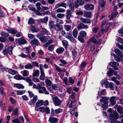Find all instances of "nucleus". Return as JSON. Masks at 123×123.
<instances>
[{
	"instance_id": "f257e3e1",
	"label": "nucleus",
	"mask_w": 123,
	"mask_h": 123,
	"mask_svg": "<svg viewBox=\"0 0 123 123\" xmlns=\"http://www.w3.org/2000/svg\"><path fill=\"white\" fill-rule=\"evenodd\" d=\"M37 37L42 42L45 43L44 44V45L45 47H47L50 44L53 42V40L52 39H50L48 37H44L40 34H38Z\"/></svg>"
},
{
	"instance_id": "f03ea898",
	"label": "nucleus",
	"mask_w": 123,
	"mask_h": 123,
	"mask_svg": "<svg viewBox=\"0 0 123 123\" xmlns=\"http://www.w3.org/2000/svg\"><path fill=\"white\" fill-rule=\"evenodd\" d=\"M33 88H36L38 90V92L40 93H44L45 94H49V92L46 90V88L44 86L41 87L40 84H38L36 86L35 84L33 83Z\"/></svg>"
},
{
	"instance_id": "7ed1b4c3",
	"label": "nucleus",
	"mask_w": 123,
	"mask_h": 123,
	"mask_svg": "<svg viewBox=\"0 0 123 123\" xmlns=\"http://www.w3.org/2000/svg\"><path fill=\"white\" fill-rule=\"evenodd\" d=\"M119 117V115L116 112H112L110 114L109 121L110 123L117 120Z\"/></svg>"
},
{
	"instance_id": "20e7f679",
	"label": "nucleus",
	"mask_w": 123,
	"mask_h": 123,
	"mask_svg": "<svg viewBox=\"0 0 123 123\" xmlns=\"http://www.w3.org/2000/svg\"><path fill=\"white\" fill-rule=\"evenodd\" d=\"M76 100H74V102H73L72 101H70L68 103V105L69 107H71L70 109V112L72 114H73L75 112L74 110V109L76 108V106L77 103L76 102Z\"/></svg>"
},
{
	"instance_id": "39448f33",
	"label": "nucleus",
	"mask_w": 123,
	"mask_h": 123,
	"mask_svg": "<svg viewBox=\"0 0 123 123\" xmlns=\"http://www.w3.org/2000/svg\"><path fill=\"white\" fill-rule=\"evenodd\" d=\"M13 48L12 46L5 47V49H3V53L4 55H6L8 53L10 55H11L12 54V50Z\"/></svg>"
},
{
	"instance_id": "423d86ee",
	"label": "nucleus",
	"mask_w": 123,
	"mask_h": 123,
	"mask_svg": "<svg viewBox=\"0 0 123 123\" xmlns=\"http://www.w3.org/2000/svg\"><path fill=\"white\" fill-rule=\"evenodd\" d=\"M84 7L85 10L89 11L94 9V6L91 4L87 3L84 5Z\"/></svg>"
},
{
	"instance_id": "0eeeda50",
	"label": "nucleus",
	"mask_w": 123,
	"mask_h": 123,
	"mask_svg": "<svg viewBox=\"0 0 123 123\" xmlns=\"http://www.w3.org/2000/svg\"><path fill=\"white\" fill-rule=\"evenodd\" d=\"M54 104L55 106H59L61 103V101L57 97H55L53 98Z\"/></svg>"
},
{
	"instance_id": "6e6552de",
	"label": "nucleus",
	"mask_w": 123,
	"mask_h": 123,
	"mask_svg": "<svg viewBox=\"0 0 123 123\" xmlns=\"http://www.w3.org/2000/svg\"><path fill=\"white\" fill-rule=\"evenodd\" d=\"M105 4V2L104 1H102L100 2L98 6V10L100 12H101L103 11Z\"/></svg>"
},
{
	"instance_id": "1a4fd4ad",
	"label": "nucleus",
	"mask_w": 123,
	"mask_h": 123,
	"mask_svg": "<svg viewBox=\"0 0 123 123\" xmlns=\"http://www.w3.org/2000/svg\"><path fill=\"white\" fill-rule=\"evenodd\" d=\"M109 82L107 81L106 79H105L102 80L100 82L102 85H104L105 87L107 88L108 87V85Z\"/></svg>"
},
{
	"instance_id": "9d476101",
	"label": "nucleus",
	"mask_w": 123,
	"mask_h": 123,
	"mask_svg": "<svg viewBox=\"0 0 123 123\" xmlns=\"http://www.w3.org/2000/svg\"><path fill=\"white\" fill-rule=\"evenodd\" d=\"M77 28L79 30L83 29H86L88 27L87 25L84 24L82 23H81L78 25Z\"/></svg>"
},
{
	"instance_id": "9b49d317",
	"label": "nucleus",
	"mask_w": 123,
	"mask_h": 123,
	"mask_svg": "<svg viewBox=\"0 0 123 123\" xmlns=\"http://www.w3.org/2000/svg\"><path fill=\"white\" fill-rule=\"evenodd\" d=\"M39 43L40 42L39 41L36 39L32 40L30 42V44L32 46L34 45H38Z\"/></svg>"
},
{
	"instance_id": "f8f14e48",
	"label": "nucleus",
	"mask_w": 123,
	"mask_h": 123,
	"mask_svg": "<svg viewBox=\"0 0 123 123\" xmlns=\"http://www.w3.org/2000/svg\"><path fill=\"white\" fill-rule=\"evenodd\" d=\"M18 43L20 45L24 44L27 43V41L24 39L20 38L17 39Z\"/></svg>"
},
{
	"instance_id": "ddd939ff",
	"label": "nucleus",
	"mask_w": 123,
	"mask_h": 123,
	"mask_svg": "<svg viewBox=\"0 0 123 123\" xmlns=\"http://www.w3.org/2000/svg\"><path fill=\"white\" fill-rule=\"evenodd\" d=\"M109 64H110L111 66L112 67H114V68L116 70H117L118 69V68L117 67L119 65V64L118 63L115 62H112L110 63Z\"/></svg>"
},
{
	"instance_id": "4468645a",
	"label": "nucleus",
	"mask_w": 123,
	"mask_h": 123,
	"mask_svg": "<svg viewBox=\"0 0 123 123\" xmlns=\"http://www.w3.org/2000/svg\"><path fill=\"white\" fill-rule=\"evenodd\" d=\"M117 98L116 97H111L110 99L111 104L113 105H115L116 103V101L117 99Z\"/></svg>"
},
{
	"instance_id": "2eb2a0df",
	"label": "nucleus",
	"mask_w": 123,
	"mask_h": 123,
	"mask_svg": "<svg viewBox=\"0 0 123 123\" xmlns=\"http://www.w3.org/2000/svg\"><path fill=\"white\" fill-rule=\"evenodd\" d=\"M80 20L82 23H89L91 22V20L90 19L85 18L82 17L80 18Z\"/></svg>"
},
{
	"instance_id": "dca6fc26",
	"label": "nucleus",
	"mask_w": 123,
	"mask_h": 123,
	"mask_svg": "<svg viewBox=\"0 0 123 123\" xmlns=\"http://www.w3.org/2000/svg\"><path fill=\"white\" fill-rule=\"evenodd\" d=\"M37 99V96H34L32 100H30L29 102V104L31 105H34Z\"/></svg>"
},
{
	"instance_id": "f3484780",
	"label": "nucleus",
	"mask_w": 123,
	"mask_h": 123,
	"mask_svg": "<svg viewBox=\"0 0 123 123\" xmlns=\"http://www.w3.org/2000/svg\"><path fill=\"white\" fill-rule=\"evenodd\" d=\"M64 49L63 48L60 47L56 49V51L58 54H59L62 53L64 51Z\"/></svg>"
},
{
	"instance_id": "a211bd4d",
	"label": "nucleus",
	"mask_w": 123,
	"mask_h": 123,
	"mask_svg": "<svg viewBox=\"0 0 123 123\" xmlns=\"http://www.w3.org/2000/svg\"><path fill=\"white\" fill-rule=\"evenodd\" d=\"M58 119L54 117H49V121L51 123H57L58 121Z\"/></svg>"
},
{
	"instance_id": "6ab92c4d",
	"label": "nucleus",
	"mask_w": 123,
	"mask_h": 123,
	"mask_svg": "<svg viewBox=\"0 0 123 123\" xmlns=\"http://www.w3.org/2000/svg\"><path fill=\"white\" fill-rule=\"evenodd\" d=\"M109 98L105 97H102V99H100V101L102 103H103L105 104H107L108 103V100Z\"/></svg>"
},
{
	"instance_id": "aec40b11",
	"label": "nucleus",
	"mask_w": 123,
	"mask_h": 123,
	"mask_svg": "<svg viewBox=\"0 0 123 123\" xmlns=\"http://www.w3.org/2000/svg\"><path fill=\"white\" fill-rule=\"evenodd\" d=\"M55 29L57 31L61 30L63 29V27L62 25L56 24L55 26Z\"/></svg>"
},
{
	"instance_id": "412c9836",
	"label": "nucleus",
	"mask_w": 123,
	"mask_h": 123,
	"mask_svg": "<svg viewBox=\"0 0 123 123\" xmlns=\"http://www.w3.org/2000/svg\"><path fill=\"white\" fill-rule=\"evenodd\" d=\"M43 100H39L36 103V107H38L40 106L43 105Z\"/></svg>"
},
{
	"instance_id": "4be33fe9",
	"label": "nucleus",
	"mask_w": 123,
	"mask_h": 123,
	"mask_svg": "<svg viewBox=\"0 0 123 123\" xmlns=\"http://www.w3.org/2000/svg\"><path fill=\"white\" fill-rule=\"evenodd\" d=\"M33 76L34 77H38L39 75V71L38 70H33V73L32 74Z\"/></svg>"
},
{
	"instance_id": "5701e85b",
	"label": "nucleus",
	"mask_w": 123,
	"mask_h": 123,
	"mask_svg": "<svg viewBox=\"0 0 123 123\" xmlns=\"http://www.w3.org/2000/svg\"><path fill=\"white\" fill-rule=\"evenodd\" d=\"M21 73L24 76H27L29 75V72L27 70H24L22 71Z\"/></svg>"
},
{
	"instance_id": "b1692460",
	"label": "nucleus",
	"mask_w": 123,
	"mask_h": 123,
	"mask_svg": "<svg viewBox=\"0 0 123 123\" xmlns=\"http://www.w3.org/2000/svg\"><path fill=\"white\" fill-rule=\"evenodd\" d=\"M14 87L19 89H23L24 88V86L22 84H16L14 85Z\"/></svg>"
},
{
	"instance_id": "393cba45",
	"label": "nucleus",
	"mask_w": 123,
	"mask_h": 123,
	"mask_svg": "<svg viewBox=\"0 0 123 123\" xmlns=\"http://www.w3.org/2000/svg\"><path fill=\"white\" fill-rule=\"evenodd\" d=\"M118 12H116L115 14L113 13H112L111 15L109 16L110 20H112L114 18L116 17L118 14Z\"/></svg>"
},
{
	"instance_id": "a878e982",
	"label": "nucleus",
	"mask_w": 123,
	"mask_h": 123,
	"mask_svg": "<svg viewBox=\"0 0 123 123\" xmlns=\"http://www.w3.org/2000/svg\"><path fill=\"white\" fill-rule=\"evenodd\" d=\"M118 105H116L114 107L115 108H117L118 111L119 113H120V115H121L122 114V113H121V112L123 110V109L122 107L121 106H120L118 107Z\"/></svg>"
},
{
	"instance_id": "bb28decb",
	"label": "nucleus",
	"mask_w": 123,
	"mask_h": 123,
	"mask_svg": "<svg viewBox=\"0 0 123 123\" xmlns=\"http://www.w3.org/2000/svg\"><path fill=\"white\" fill-rule=\"evenodd\" d=\"M41 75L40 76L39 79L40 80L42 81H43L45 79V75L44 71L40 72Z\"/></svg>"
},
{
	"instance_id": "cd10ccee",
	"label": "nucleus",
	"mask_w": 123,
	"mask_h": 123,
	"mask_svg": "<svg viewBox=\"0 0 123 123\" xmlns=\"http://www.w3.org/2000/svg\"><path fill=\"white\" fill-rule=\"evenodd\" d=\"M6 30L9 33L14 34H15L17 32V31L14 29H7Z\"/></svg>"
},
{
	"instance_id": "c85d7f7f",
	"label": "nucleus",
	"mask_w": 123,
	"mask_h": 123,
	"mask_svg": "<svg viewBox=\"0 0 123 123\" xmlns=\"http://www.w3.org/2000/svg\"><path fill=\"white\" fill-rule=\"evenodd\" d=\"M17 94L18 95H22L25 92L24 90H16Z\"/></svg>"
},
{
	"instance_id": "c756f323",
	"label": "nucleus",
	"mask_w": 123,
	"mask_h": 123,
	"mask_svg": "<svg viewBox=\"0 0 123 123\" xmlns=\"http://www.w3.org/2000/svg\"><path fill=\"white\" fill-rule=\"evenodd\" d=\"M8 71L9 73L13 75L17 74L18 73V72L17 71L10 69H9Z\"/></svg>"
},
{
	"instance_id": "7c9ffc66",
	"label": "nucleus",
	"mask_w": 123,
	"mask_h": 123,
	"mask_svg": "<svg viewBox=\"0 0 123 123\" xmlns=\"http://www.w3.org/2000/svg\"><path fill=\"white\" fill-rule=\"evenodd\" d=\"M54 22L52 20H50L49 21V25L51 29L53 28L55 26Z\"/></svg>"
},
{
	"instance_id": "2f4dec72",
	"label": "nucleus",
	"mask_w": 123,
	"mask_h": 123,
	"mask_svg": "<svg viewBox=\"0 0 123 123\" xmlns=\"http://www.w3.org/2000/svg\"><path fill=\"white\" fill-rule=\"evenodd\" d=\"M69 7L71 10H74L75 6L74 3L71 1H69L68 3Z\"/></svg>"
},
{
	"instance_id": "473e14b6",
	"label": "nucleus",
	"mask_w": 123,
	"mask_h": 123,
	"mask_svg": "<svg viewBox=\"0 0 123 123\" xmlns=\"http://www.w3.org/2000/svg\"><path fill=\"white\" fill-rule=\"evenodd\" d=\"M105 29L102 28L101 29V33H101L100 32L98 34V35L96 37L97 38H98L100 37H101L102 34H103L104 32H105Z\"/></svg>"
},
{
	"instance_id": "72a5a7b5",
	"label": "nucleus",
	"mask_w": 123,
	"mask_h": 123,
	"mask_svg": "<svg viewBox=\"0 0 123 123\" xmlns=\"http://www.w3.org/2000/svg\"><path fill=\"white\" fill-rule=\"evenodd\" d=\"M45 82L46 85L47 86H50L52 85V82L49 79H46L45 80Z\"/></svg>"
},
{
	"instance_id": "f704fd0d",
	"label": "nucleus",
	"mask_w": 123,
	"mask_h": 123,
	"mask_svg": "<svg viewBox=\"0 0 123 123\" xmlns=\"http://www.w3.org/2000/svg\"><path fill=\"white\" fill-rule=\"evenodd\" d=\"M56 24H58V25L63 24V21L62 20L58 19L57 18L56 20Z\"/></svg>"
},
{
	"instance_id": "c9c22d12",
	"label": "nucleus",
	"mask_w": 123,
	"mask_h": 123,
	"mask_svg": "<svg viewBox=\"0 0 123 123\" xmlns=\"http://www.w3.org/2000/svg\"><path fill=\"white\" fill-rule=\"evenodd\" d=\"M112 56L113 55L114 56L115 59L116 61L118 62H120L121 60V59L118 56L115 55L114 54L111 53Z\"/></svg>"
},
{
	"instance_id": "e433bc0d",
	"label": "nucleus",
	"mask_w": 123,
	"mask_h": 123,
	"mask_svg": "<svg viewBox=\"0 0 123 123\" xmlns=\"http://www.w3.org/2000/svg\"><path fill=\"white\" fill-rule=\"evenodd\" d=\"M91 14L92 13L90 12H86L85 14V17L88 18H90L91 17Z\"/></svg>"
},
{
	"instance_id": "4c0bfd02",
	"label": "nucleus",
	"mask_w": 123,
	"mask_h": 123,
	"mask_svg": "<svg viewBox=\"0 0 123 123\" xmlns=\"http://www.w3.org/2000/svg\"><path fill=\"white\" fill-rule=\"evenodd\" d=\"M63 45L66 48H67L68 45V41L65 40H63L62 42Z\"/></svg>"
},
{
	"instance_id": "58836bf2",
	"label": "nucleus",
	"mask_w": 123,
	"mask_h": 123,
	"mask_svg": "<svg viewBox=\"0 0 123 123\" xmlns=\"http://www.w3.org/2000/svg\"><path fill=\"white\" fill-rule=\"evenodd\" d=\"M72 34L73 36L74 37H76L78 35L77 30L76 29H74L73 31Z\"/></svg>"
},
{
	"instance_id": "ea45409f",
	"label": "nucleus",
	"mask_w": 123,
	"mask_h": 123,
	"mask_svg": "<svg viewBox=\"0 0 123 123\" xmlns=\"http://www.w3.org/2000/svg\"><path fill=\"white\" fill-rule=\"evenodd\" d=\"M42 31L43 32L44 34H46L47 35H49L50 33L49 31L46 29L44 28H42Z\"/></svg>"
},
{
	"instance_id": "a19ab883",
	"label": "nucleus",
	"mask_w": 123,
	"mask_h": 123,
	"mask_svg": "<svg viewBox=\"0 0 123 123\" xmlns=\"http://www.w3.org/2000/svg\"><path fill=\"white\" fill-rule=\"evenodd\" d=\"M113 70L112 68H109V71L107 72V74L109 76H111L113 75Z\"/></svg>"
},
{
	"instance_id": "79ce46f5",
	"label": "nucleus",
	"mask_w": 123,
	"mask_h": 123,
	"mask_svg": "<svg viewBox=\"0 0 123 123\" xmlns=\"http://www.w3.org/2000/svg\"><path fill=\"white\" fill-rule=\"evenodd\" d=\"M52 89L55 90H57L60 89L59 87L55 84L52 85Z\"/></svg>"
},
{
	"instance_id": "37998d69",
	"label": "nucleus",
	"mask_w": 123,
	"mask_h": 123,
	"mask_svg": "<svg viewBox=\"0 0 123 123\" xmlns=\"http://www.w3.org/2000/svg\"><path fill=\"white\" fill-rule=\"evenodd\" d=\"M31 30L33 32H37L39 31L38 29H37L35 28V26L34 25L31 26Z\"/></svg>"
},
{
	"instance_id": "c03bdc74",
	"label": "nucleus",
	"mask_w": 123,
	"mask_h": 123,
	"mask_svg": "<svg viewBox=\"0 0 123 123\" xmlns=\"http://www.w3.org/2000/svg\"><path fill=\"white\" fill-rule=\"evenodd\" d=\"M79 34L81 36L84 37L86 35L87 33L85 31H80Z\"/></svg>"
},
{
	"instance_id": "a18cd8bd",
	"label": "nucleus",
	"mask_w": 123,
	"mask_h": 123,
	"mask_svg": "<svg viewBox=\"0 0 123 123\" xmlns=\"http://www.w3.org/2000/svg\"><path fill=\"white\" fill-rule=\"evenodd\" d=\"M25 68L26 69H32L33 68V66L31 64L29 63L25 65Z\"/></svg>"
},
{
	"instance_id": "49530a36",
	"label": "nucleus",
	"mask_w": 123,
	"mask_h": 123,
	"mask_svg": "<svg viewBox=\"0 0 123 123\" xmlns=\"http://www.w3.org/2000/svg\"><path fill=\"white\" fill-rule=\"evenodd\" d=\"M108 87H110V89L113 90H114V84L112 82H110L109 83L108 85Z\"/></svg>"
},
{
	"instance_id": "de8ad7c7",
	"label": "nucleus",
	"mask_w": 123,
	"mask_h": 123,
	"mask_svg": "<svg viewBox=\"0 0 123 123\" xmlns=\"http://www.w3.org/2000/svg\"><path fill=\"white\" fill-rule=\"evenodd\" d=\"M98 16V14L97 13L95 14V19L92 22V23L93 24L95 25L97 23V20Z\"/></svg>"
},
{
	"instance_id": "09e8293b",
	"label": "nucleus",
	"mask_w": 123,
	"mask_h": 123,
	"mask_svg": "<svg viewBox=\"0 0 123 123\" xmlns=\"http://www.w3.org/2000/svg\"><path fill=\"white\" fill-rule=\"evenodd\" d=\"M29 9L34 11H36V9L34 8V5H30L28 6Z\"/></svg>"
},
{
	"instance_id": "8fccbe9b",
	"label": "nucleus",
	"mask_w": 123,
	"mask_h": 123,
	"mask_svg": "<svg viewBox=\"0 0 123 123\" xmlns=\"http://www.w3.org/2000/svg\"><path fill=\"white\" fill-rule=\"evenodd\" d=\"M64 28L66 31H68L71 29V27L69 25H64Z\"/></svg>"
},
{
	"instance_id": "3c124183",
	"label": "nucleus",
	"mask_w": 123,
	"mask_h": 123,
	"mask_svg": "<svg viewBox=\"0 0 123 123\" xmlns=\"http://www.w3.org/2000/svg\"><path fill=\"white\" fill-rule=\"evenodd\" d=\"M95 36H94L92 37L90 39V41L91 42L96 44L97 40L95 38Z\"/></svg>"
},
{
	"instance_id": "603ef678",
	"label": "nucleus",
	"mask_w": 123,
	"mask_h": 123,
	"mask_svg": "<svg viewBox=\"0 0 123 123\" xmlns=\"http://www.w3.org/2000/svg\"><path fill=\"white\" fill-rule=\"evenodd\" d=\"M115 53L118 55L119 56L121 55V52L118 49H116L114 50Z\"/></svg>"
},
{
	"instance_id": "864d4df0",
	"label": "nucleus",
	"mask_w": 123,
	"mask_h": 123,
	"mask_svg": "<svg viewBox=\"0 0 123 123\" xmlns=\"http://www.w3.org/2000/svg\"><path fill=\"white\" fill-rule=\"evenodd\" d=\"M57 12H63L65 11V10L62 8H59L56 10Z\"/></svg>"
},
{
	"instance_id": "5fc2aeb1",
	"label": "nucleus",
	"mask_w": 123,
	"mask_h": 123,
	"mask_svg": "<svg viewBox=\"0 0 123 123\" xmlns=\"http://www.w3.org/2000/svg\"><path fill=\"white\" fill-rule=\"evenodd\" d=\"M1 35L5 37H8L9 36V34L5 31H3L1 33Z\"/></svg>"
},
{
	"instance_id": "6e6d98bb",
	"label": "nucleus",
	"mask_w": 123,
	"mask_h": 123,
	"mask_svg": "<svg viewBox=\"0 0 123 123\" xmlns=\"http://www.w3.org/2000/svg\"><path fill=\"white\" fill-rule=\"evenodd\" d=\"M34 20L32 18H30L28 20V24L30 25L34 23Z\"/></svg>"
},
{
	"instance_id": "4d7b16f0",
	"label": "nucleus",
	"mask_w": 123,
	"mask_h": 123,
	"mask_svg": "<svg viewBox=\"0 0 123 123\" xmlns=\"http://www.w3.org/2000/svg\"><path fill=\"white\" fill-rule=\"evenodd\" d=\"M106 92V90L103 89L101 90V91H99L98 92V93L99 95H104Z\"/></svg>"
},
{
	"instance_id": "13d9d810",
	"label": "nucleus",
	"mask_w": 123,
	"mask_h": 123,
	"mask_svg": "<svg viewBox=\"0 0 123 123\" xmlns=\"http://www.w3.org/2000/svg\"><path fill=\"white\" fill-rule=\"evenodd\" d=\"M19 56L23 58H26L27 57H29L30 56L29 55H26L23 53L21 54Z\"/></svg>"
},
{
	"instance_id": "bf43d9fd",
	"label": "nucleus",
	"mask_w": 123,
	"mask_h": 123,
	"mask_svg": "<svg viewBox=\"0 0 123 123\" xmlns=\"http://www.w3.org/2000/svg\"><path fill=\"white\" fill-rule=\"evenodd\" d=\"M26 82H28L29 84V85L30 86H31L32 85L33 83L32 82L31 80L29 78H28L26 79Z\"/></svg>"
},
{
	"instance_id": "052dcab7",
	"label": "nucleus",
	"mask_w": 123,
	"mask_h": 123,
	"mask_svg": "<svg viewBox=\"0 0 123 123\" xmlns=\"http://www.w3.org/2000/svg\"><path fill=\"white\" fill-rule=\"evenodd\" d=\"M55 112L56 114H58L62 112V110L61 109H58L55 110Z\"/></svg>"
},
{
	"instance_id": "680f3d73",
	"label": "nucleus",
	"mask_w": 123,
	"mask_h": 123,
	"mask_svg": "<svg viewBox=\"0 0 123 123\" xmlns=\"http://www.w3.org/2000/svg\"><path fill=\"white\" fill-rule=\"evenodd\" d=\"M76 13L77 15H83V12L82 10H77L76 11Z\"/></svg>"
},
{
	"instance_id": "e2e57ef3",
	"label": "nucleus",
	"mask_w": 123,
	"mask_h": 123,
	"mask_svg": "<svg viewBox=\"0 0 123 123\" xmlns=\"http://www.w3.org/2000/svg\"><path fill=\"white\" fill-rule=\"evenodd\" d=\"M64 14H63L59 13L57 14L56 16L58 18H60L64 17Z\"/></svg>"
},
{
	"instance_id": "0e129e2a",
	"label": "nucleus",
	"mask_w": 123,
	"mask_h": 123,
	"mask_svg": "<svg viewBox=\"0 0 123 123\" xmlns=\"http://www.w3.org/2000/svg\"><path fill=\"white\" fill-rule=\"evenodd\" d=\"M78 40L81 43H83L84 42V39L82 36H79L78 37Z\"/></svg>"
},
{
	"instance_id": "69168bd1",
	"label": "nucleus",
	"mask_w": 123,
	"mask_h": 123,
	"mask_svg": "<svg viewBox=\"0 0 123 123\" xmlns=\"http://www.w3.org/2000/svg\"><path fill=\"white\" fill-rule=\"evenodd\" d=\"M45 111L46 114H48L50 113V110L49 108L47 106L45 107Z\"/></svg>"
},
{
	"instance_id": "338daca9",
	"label": "nucleus",
	"mask_w": 123,
	"mask_h": 123,
	"mask_svg": "<svg viewBox=\"0 0 123 123\" xmlns=\"http://www.w3.org/2000/svg\"><path fill=\"white\" fill-rule=\"evenodd\" d=\"M80 5V1L79 0H77L75 3V7L77 8Z\"/></svg>"
},
{
	"instance_id": "774afa93",
	"label": "nucleus",
	"mask_w": 123,
	"mask_h": 123,
	"mask_svg": "<svg viewBox=\"0 0 123 123\" xmlns=\"http://www.w3.org/2000/svg\"><path fill=\"white\" fill-rule=\"evenodd\" d=\"M54 48V46L53 45L51 44L49 46L48 49L49 51H52L53 50Z\"/></svg>"
}]
</instances>
